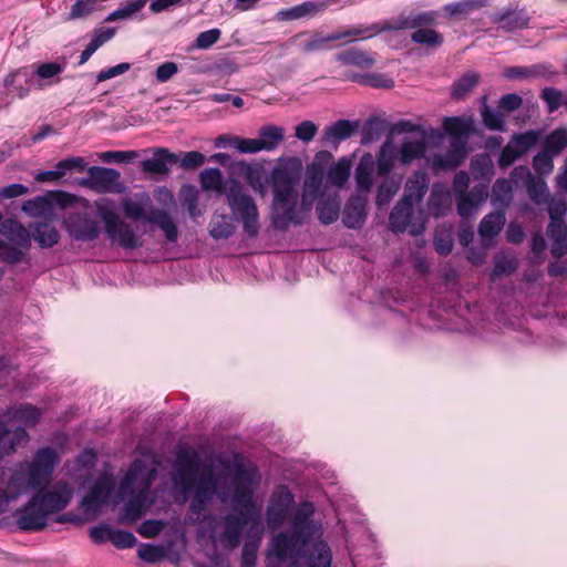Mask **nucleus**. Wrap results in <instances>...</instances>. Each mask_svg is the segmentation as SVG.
Returning a JSON list of instances; mask_svg holds the SVG:
<instances>
[{
	"mask_svg": "<svg viewBox=\"0 0 567 567\" xmlns=\"http://www.w3.org/2000/svg\"><path fill=\"white\" fill-rule=\"evenodd\" d=\"M537 74L536 66H512L504 70V76L508 80H523L536 76Z\"/></svg>",
	"mask_w": 567,
	"mask_h": 567,
	"instance_id": "69168bd1",
	"label": "nucleus"
},
{
	"mask_svg": "<svg viewBox=\"0 0 567 567\" xmlns=\"http://www.w3.org/2000/svg\"><path fill=\"white\" fill-rule=\"evenodd\" d=\"M223 142H227V144L234 148H236L239 153L243 154H255L261 152V145L258 138H241V137H225L219 136L217 138V145L220 146Z\"/></svg>",
	"mask_w": 567,
	"mask_h": 567,
	"instance_id": "a19ab883",
	"label": "nucleus"
},
{
	"mask_svg": "<svg viewBox=\"0 0 567 567\" xmlns=\"http://www.w3.org/2000/svg\"><path fill=\"white\" fill-rule=\"evenodd\" d=\"M29 434L23 427H13L3 414L0 415V460L14 453L19 446L29 442Z\"/></svg>",
	"mask_w": 567,
	"mask_h": 567,
	"instance_id": "412c9836",
	"label": "nucleus"
},
{
	"mask_svg": "<svg viewBox=\"0 0 567 567\" xmlns=\"http://www.w3.org/2000/svg\"><path fill=\"white\" fill-rule=\"evenodd\" d=\"M85 181L93 189L100 193H114L121 190L120 173L114 168L92 166L87 171Z\"/></svg>",
	"mask_w": 567,
	"mask_h": 567,
	"instance_id": "5701e85b",
	"label": "nucleus"
},
{
	"mask_svg": "<svg viewBox=\"0 0 567 567\" xmlns=\"http://www.w3.org/2000/svg\"><path fill=\"white\" fill-rule=\"evenodd\" d=\"M487 197V185H475L472 189L455 197L457 214L462 218L473 217L480 207L486 202Z\"/></svg>",
	"mask_w": 567,
	"mask_h": 567,
	"instance_id": "4be33fe9",
	"label": "nucleus"
},
{
	"mask_svg": "<svg viewBox=\"0 0 567 567\" xmlns=\"http://www.w3.org/2000/svg\"><path fill=\"white\" fill-rule=\"evenodd\" d=\"M482 118L484 125L491 131L504 132L506 130L505 117L499 110L492 109L485 104L482 109Z\"/></svg>",
	"mask_w": 567,
	"mask_h": 567,
	"instance_id": "8fccbe9b",
	"label": "nucleus"
},
{
	"mask_svg": "<svg viewBox=\"0 0 567 567\" xmlns=\"http://www.w3.org/2000/svg\"><path fill=\"white\" fill-rule=\"evenodd\" d=\"M506 218L503 212H493L484 216L478 226V234L484 247H491L494 238L501 233Z\"/></svg>",
	"mask_w": 567,
	"mask_h": 567,
	"instance_id": "7c9ffc66",
	"label": "nucleus"
},
{
	"mask_svg": "<svg viewBox=\"0 0 567 567\" xmlns=\"http://www.w3.org/2000/svg\"><path fill=\"white\" fill-rule=\"evenodd\" d=\"M473 120L467 117H445L443 128L451 136L450 148L444 154H435L427 158L433 171H453L466 157L467 140L473 132Z\"/></svg>",
	"mask_w": 567,
	"mask_h": 567,
	"instance_id": "0eeeda50",
	"label": "nucleus"
},
{
	"mask_svg": "<svg viewBox=\"0 0 567 567\" xmlns=\"http://www.w3.org/2000/svg\"><path fill=\"white\" fill-rule=\"evenodd\" d=\"M146 221L156 225L171 243H176L178 238L177 226L172 216L163 209H152L147 213Z\"/></svg>",
	"mask_w": 567,
	"mask_h": 567,
	"instance_id": "473e14b6",
	"label": "nucleus"
},
{
	"mask_svg": "<svg viewBox=\"0 0 567 567\" xmlns=\"http://www.w3.org/2000/svg\"><path fill=\"white\" fill-rule=\"evenodd\" d=\"M8 93L17 97H25L31 85H34L32 72L28 68H22L9 74L4 80Z\"/></svg>",
	"mask_w": 567,
	"mask_h": 567,
	"instance_id": "c756f323",
	"label": "nucleus"
},
{
	"mask_svg": "<svg viewBox=\"0 0 567 567\" xmlns=\"http://www.w3.org/2000/svg\"><path fill=\"white\" fill-rule=\"evenodd\" d=\"M389 223L392 231L404 233L408 230L413 236L421 235L425 228L422 210L415 215L414 204L402 199L393 207Z\"/></svg>",
	"mask_w": 567,
	"mask_h": 567,
	"instance_id": "f8f14e48",
	"label": "nucleus"
},
{
	"mask_svg": "<svg viewBox=\"0 0 567 567\" xmlns=\"http://www.w3.org/2000/svg\"><path fill=\"white\" fill-rule=\"evenodd\" d=\"M480 74L467 72L457 79L451 89V95L454 100H464L478 84Z\"/></svg>",
	"mask_w": 567,
	"mask_h": 567,
	"instance_id": "58836bf2",
	"label": "nucleus"
},
{
	"mask_svg": "<svg viewBox=\"0 0 567 567\" xmlns=\"http://www.w3.org/2000/svg\"><path fill=\"white\" fill-rule=\"evenodd\" d=\"M436 14L430 12L411 13L396 21L395 29H415L411 34L413 42L436 49L443 43V37L435 30L427 28L435 21Z\"/></svg>",
	"mask_w": 567,
	"mask_h": 567,
	"instance_id": "9b49d317",
	"label": "nucleus"
},
{
	"mask_svg": "<svg viewBox=\"0 0 567 567\" xmlns=\"http://www.w3.org/2000/svg\"><path fill=\"white\" fill-rule=\"evenodd\" d=\"M367 217V197L361 195L352 196L346 204L342 223L348 228H360Z\"/></svg>",
	"mask_w": 567,
	"mask_h": 567,
	"instance_id": "c85d7f7f",
	"label": "nucleus"
},
{
	"mask_svg": "<svg viewBox=\"0 0 567 567\" xmlns=\"http://www.w3.org/2000/svg\"><path fill=\"white\" fill-rule=\"evenodd\" d=\"M350 79L352 81H358L360 83H363V84H368L370 86H373V87H385V89H390L393 86V80L392 79H389V78H385L383 75H380V74H373V75H367V76H350Z\"/></svg>",
	"mask_w": 567,
	"mask_h": 567,
	"instance_id": "e2e57ef3",
	"label": "nucleus"
},
{
	"mask_svg": "<svg viewBox=\"0 0 567 567\" xmlns=\"http://www.w3.org/2000/svg\"><path fill=\"white\" fill-rule=\"evenodd\" d=\"M330 161H332V155L329 152H320L316 155L315 162L307 167L301 208L297 206L298 176L286 168L272 171L275 228L286 230L291 224L301 225L303 223L306 214L311 209L323 183L324 168L321 163Z\"/></svg>",
	"mask_w": 567,
	"mask_h": 567,
	"instance_id": "f03ea898",
	"label": "nucleus"
},
{
	"mask_svg": "<svg viewBox=\"0 0 567 567\" xmlns=\"http://www.w3.org/2000/svg\"><path fill=\"white\" fill-rule=\"evenodd\" d=\"M336 59L344 65H354L363 69L372 66L375 62L370 53L358 49L340 52L336 55Z\"/></svg>",
	"mask_w": 567,
	"mask_h": 567,
	"instance_id": "4c0bfd02",
	"label": "nucleus"
},
{
	"mask_svg": "<svg viewBox=\"0 0 567 567\" xmlns=\"http://www.w3.org/2000/svg\"><path fill=\"white\" fill-rule=\"evenodd\" d=\"M219 29H210L204 32H200L196 38V48L207 50L213 47L220 38Z\"/></svg>",
	"mask_w": 567,
	"mask_h": 567,
	"instance_id": "0e129e2a",
	"label": "nucleus"
},
{
	"mask_svg": "<svg viewBox=\"0 0 567 567\" xmlns=\"http://www.w3.org/2000/svg\"><path fill=\"white\" fill-rule=\"evenodd\" d=\"M178 162V157L171 153L167 148H156L151 158L142 161V169L145 173L152 174H167L168 173V163Z\"/></svg>",
	"mask_w": 567,
	"mask_h": 567,
	"instance_id": "2f4dec72",
	"label": "nucleus"
},
{
	"mask_svg": "<svg viewBox=\"0 0 567 567\" xmlns=\"http://www.w3.org/2000/svg\"><path fill=\"white\" fill-rule=\"evenodd\" d=\"M484 6H486V0H463L446 4L444 11L450 16H467Z\"/></svg>",
	"mask_w": 567,
	"mask_h": 567,
	"instance_id": "3c124183",
	"label": "nucleus"
},
{
	"mask_svg": "<svg viewBox=\"0 0 567 567\" xmlns=\"http://www.w3.org/2000/svg\"><path fill=\"white\" fill-rule=\"evenodd\" d=\"M353 125L348 120H339L327 126L323 132V141L331 144H339L353 133Z\"/></svg>",
	"mask_w": 567,
	"mask_h": 567,
	"instance_id": "e433bc0d",
	"label": "nucleus"
},
{
	"mask_svg": "<svg viewBox=\"0 0 567 567\" xmlns=\"http://www.w3.org/2000/svg\"><path fill=\"white\" fill-rule=\"evenodd\" d=\"M199 466L200 457L192 447L181 449L176 453L172 481L184 494L193 492L188 511V519L193 523L205 519L206 506L217 493V480L213 470L208 468L198 476Z\"/></svg>",
	"mask_w": 567,
	"mask_h": 567,
	"instance_id": "7ed1b4c3",
	"label": "nucleus"
},
{
	"mask_svg": "<svg viewBox=\"0 0 567 567\" xmlns=\"http://www.w3.org/2000/svg\"><path fill=\"white\" fill-rule=\"evenodd\" d=\"M313 9V4L309 2H305L302 4L280 10L277 13V18L280 21H290V20H297L305 16H307L311 10Z\"/></svg>",
	"mask_w": 567,
	"mask_h": 567,
	"instance_id": "4d7b16f0",
	"label": "nucleus"
},
{
	"mask_svg": "<svg viewBox=\"0 0 567 567\" xmlns=\"http://www.w3.org/2000/svg\"><path fill=\"white\" fill-rule=\"evenodd\" d=\"M68 62L64 58L56 59L51 62L34 63L32 65V75L34 86L44 90L52 85L59 84L60 74L66 69Z\"/></svg>",
	"mask_w": 567,
	"mask_h": 567,
	"instance_id": "aec40b11",
	"label": "nucleus"
},
{
	"mask_svg": "<svg viewBox=\"0 0 567 567\" xmlns=\"http://www.w3.org/2000/svg\"><path fill=\"white\" fill-rule=\"evenodd\" d=\"M375 162L370 154L363 155L354 171L355 188L358 195L367 197L373 185Z\"/></svg>",
	"mask_w": 567,
	"mask_h": 567,
	"instance_id": "cd10ccee",
	"label": "nucleus"
},
{
	"mask_svg": "<svg viewBox=\"0 0 567 567\" xmlns=\"http://www.w3.org/2000/svg\"><path fill=\"white\" fill-rule=\"evenodd\" d=\"M225 197L234 218L240 221L244 233L255 238L260 230L259 212L254 198L245 190L243 184L228 178Z\"/></svg>",
	"mask_w": 567,
	"mask_h": 567,
	"instance_id": "6e6552de",
	"label": "nucleus"
},
{
	"mask_svg": "<svg viewBox=\"0 0 567 567\" xmlns=\"http://www.w3.org/2000/svg\"><path fill=\"white\" fill-rule=\"evenodd\" d=\"M444 138V133L439 128L419 130L416 134L408 136L403 140L399 153V159L402 165H409L414 159L424 156L426 151V143L434 142L441 143Z\"/></svg>",
	"mask_w": 567,
	"mask_h": 567,
	"instance_id": "ddd939ff",
	"label": "nucleus"
},
{
	"mask_svg": "<svg viewBox=\"0 0 567 567\" xmlns=\"http://www.w3.org/2000/svg\"><path fill=\"white\" fill-rule=\"evenodd\" d=\"M157 470L158 462L154 457L137 458L132 463L118 487V496L128 498L123 507L122 520L136 522L146 512L148 493Z\"/></svg>",
	"mask_w": 567,
	"mask_h": 567,
	"instance_id": "423d86ee",
	"label": "nucleus"
},
{
	"mask_svg": "<svg viewBox=\"0 0 567 567\" xmlns=\"http://www.w3.org/2000/svg\"><path fill=\"white\" fill-rule=\"evenodd\" d=\"M47 512L52 515L63 511L73 497V487L65 481H59L44 491L34 493Z\"/></svg>",
	"mask_w": 567,
	"mask_h": 567,
	"instance_id": "dca6fc26",
	"label": "nucleus"
},
{
	"mask_svg": "<svg viewBox=\"0 0 567 567\" xmlns=\"http://www.w3.org/2000/svg\"><path fill=\"white\" fill-rule=\"evenodd\" d=\"M137 556L144 561L157 563L164 558V551L158 546L142 544L137 548Z\"/></svg>",
	"mask_w": 567,
	"mask_h": 567,
	"instance_id": "052dcab7",
	"label": "nucleus"
},
{
	"mask_svg": "<svg viewBox=\"0 0 567 567\" xmlns=\"http://www.w3.org/2000/svg\"><path fill=\"white\" fill-rule=\"evenodd\" d=\"M539 135L535 131H528L520 134H515L511 141L515 144L518 152L523 155L532 148L538 141Z\"/></svg>",
	"mask_w": 567,
	"mask_h": 567,
	"instance_id": "6e6d98bb",
	"label": "nucleus"
},
{
	"mask_svg": "<svg viewBox=\"0 0 567 567\" xmlns=\"http://www.w3.org/2000/svg\"><path fill=\"white\" fill-rule=\"evenodd\" d=\"M452 198L447 187L442 183H435L432 186L427 199L429 214L435 218L447 215L451 210Z\"/></svg>",
	"mask_w": 567,
	"mask_h": 567,
	"instance_id": "bb28decb",
	"label": "nucleus"
},
{
	"mask_svg": "<svg viewBox=\"0 0 567 567\" xmlns=\"http://www.w3.org/2000/svg\"><path fill=\"white\" fill-rule=\"evenodd\" d=\"M147 3V0H131L125 6L120 7L118 9L111 12L106 18V22H113L117 20H126L132 18L134 14L140 12L145 4Z\"/></svg>",
	"mask_w": 567,
	"mask_h": 567,
	"instance_id": "09e8293b",
	"label": "nucleus"
},
{
	"mask_svg": "<svg viewBox=\"0 0 567 567\" xmlns=\"http://www.w3.org/2000/svg\"><path fill=\"white\" fill-rule=\"evenodd\" d=\"M567 146V131L556 130L550 133L546 140L544 150L551 154V156H558L561 151Z\"/></svg>",
	"mask_w": 567,
	"mask_h": 567,
	"instance_id": "603ef678",
	"label": "nucleus"
},
{
	"mask_svg": "<svg viewBox=\"0 0 567 567\" xmlns=\"http://www.w3.org/2000/svg\"><path fill=\"white\" fill-rule=\"evenodd\" d=\"M200 184L206 190H215L225 195L227 181H224L219 168H206L200 173Z\"/></svg>",
	"mask_w": 567,
	"mask_h": 567,
	"instance_id": "ea45409f",
	"label": "nucleus"
},
{
	"mask_svg": "<svg viewBox=\"0 0 567 567\" xmlns=\"http://www.w3.org/2000/svg\"><path fill=\"white\" fill-rule=\"evenodd\" d=\"M105 233L109 238L125 249H134L142 244L132 227L122 221L114 213L103 214Z\"/></svg>",
	"mask_w": 567,
	"mask_h": 567,
	"instance_id": "f3484780",
	"label": "nucleus"
},
{
	"mask_svg": "<svg viewBox=\"0 0 567 567\" xmlns=\"http://www.w3.org/2000/svg\"><path fill=\"white\" fill-rule=\"evenodd\" d=\"M554 157L545 150L538 152L533 158V168L539 175H548L554 168Z\"/></svg>",
	"mask_w": 567,
	"mask_h": 567,
	"instance_id": "5fc2aeb1",
	"label": "nucleus"
},
{
	"mask_svg": "<svg viewBox=\"0 0 567 567\" xmlns=\"http://www.w3.org/2000/svg\"><path fill=\"white\" fill-rule=\"evenodd\" d=\"M60 462L56 451L52 447L39 449L31 461L19 463L4 491L0 489V514L20 496L45 486Z\"/></svg>",
	"mask_w": 567,
	"mask_h": 567,
	"instance_id": "39448f33",
	"label": "nucleus"
},
{
	"mask_svg": "<svg viewBox=\"0 0 567 567\" xmlns=\"http://www.w3.org/2000/svg\"><path fill=\"white\" fill-rule=\"evenodd\" d=\"M340 202L337 198L322 199L317 205V213L319 220L329 225L336 221L339 217Z\"/></svg>",
	"mask_w": 567,
	"mask_h": 567,
	"instance_id": "a18cd8bd",
	"label": "nucleus"
},
{
	"mask_svg": "<svg viewBox=\"0 0 567 567\" xmlns=\"http://www.w3.org/2000/svg\"><path fill=\"white\" fill-rule=\"evenodd\" d=\"M318 127L311 121H303L296 126L295 135L302 142H310L317 134Z\"/></svg>",
	"mask_w": 567,
	"mask_h": 567,
	"instance_id": "774afa93",
	"label": "nucleus"
},
{
	"mask_svg": "<svg viewBox=\"0 0 567 567\" xmlns=\"http://www.w3.org/2000/svg\"><path fill=\"white\" fill-rule=\"evenodd\" d=\"M235 231V227L229 220V218L225 215H215L209 224V235L218 240V239H227Z\"/></svg>",
	"mask_w": 567,
	"mask_h": 567,
	"instance_id": "37998d69",
	"label": "nucleus"
},
{
	"mask_svg": "<svg viewBox=\"0 0 567 567\" xmlns=\"http://www.w3.org/2000/svg\"><path fill=\"white\" fill-rule=\"evenodd\" d=\"M64 224L69 236L76 241H92L100 235L97 223L85 214H70Z\"/></svg>",
	"mask_w": 567,
	"mask_h": 567,
	"instance_id": "6ab92c4d",
	"label": "nucleus"
},
{
	"mask_svg": "<svg viewBox=\"0 0 567 567\" xmlns=\"http://www.w3.org/2000/svg\"><path fill=\"white\" fill-rule=\"evenodd\" d=\"M351 173V162L342 157L328 171V181L330 184L341 188L346 185Z\"/></svg>",
	"mask_w": 567,
	"mask_h": 567,
	"instance_id": "79ce46f5",
	"label": "nucleus"
},
{
	"mask_svg": "<svg viewBox=\"0 0 567 567\" xmlns=\"http://www.w3.org/2000/svg\"><path fill=\"white\" fill-rule=\"evenodd\" d=\"M285 140V128L277 125H264L259 128L258 141L262 151H275Z\"/></svg>",
	"mask_w": 567,
	"mask_h": 567,
	"instance_id": "c9c22d12",
	"label": "nucleus"
},
{
	"mask_svg": "<svg viewBox=\"0 0 567 567\" xmlns=\"http://www.w3.org/2000/svg\"><path fill=\"white\" fill-rule=\"evenodd\" d=\"M50 516L51 515L33 494L24 506L16 511L14 520L18 528L21 530L38 532L47 527Z\"/></svg>",
	"mask_w": 567,
	"mask_h": 567,
	"instance_id": "4468645a",
	"label": "nucleus"
},
{
	"mask_svg": "<svg viewBox=\"0 0 567 567\" xmlns=\"http://www.w3.org/2000/svg\"><path fill=\"white\" fill-rule=\"evenodd\" d=\"M3 416L13 427L35 426L41 417V411L31 404H19L9 408Z\"/></svg>",
	"mask_w": 567,
	"mask_h": 567,
	"instance_id": "b1692460",
	"label": "nucleus"
},
{
	"mask_svg": "<svg viewBox=\"0 0 567 567\" xmlns=\"http://www.w3.org/2000/svg\"><path fill=\"white\" fill-rule=\"evenodd\" d=\"M513 183L511 179L498 178L492 188L493 205L507 206L512 200Z\"/></svg>",
	"mask_w": 567,
	"mask_h": 567,
	"instance_id": "c03bdc74",
	"label": "nucleus"
},
{
	"mask_svg": "<svg viewBox=\"0 0 567 567\" xmlns=\"http://www.w3.org/2000/svg\"><path fill=\"white\" fill-rule=\"evenodd\" d=\"M379 30L374 27H353L342 32H334L323 35L320 32H300L291 38V42L296 43L300 52L305 54L323 51L330 49V43L346 38H371Z\"/></svg>",
	"mask_w": 567,
	"mask_h": 567,
	"instance_id": "9d476101",
	"label": "nucleus"
},
{
	"mask_svg": "<svg viewBox=\"0 0 567 567\" xmlns=\"http://www.w3.org/2000/svg\"><path fill=\"white\" fill-rule=\"evenodd\" d=\"M115 483L111 475L99 476L89 493L81 501V508L86 515H96L114 492Z\"/></svg>",
	"mask_w": 567,
	"mask_h": 567,
	"instance_id": "2eb2a0df",
	"label": "nucleus"
},
{
	"mask_svg": "<svg viewBox=\"0 0 567 567\" xmlns=\"http://www.w3.org/2000/svg\"><path fill=\"white\" fill-rule=\"evenodd\" d=\"M239 174L256 189L264 193L265 171L258 165L244 164L239 167Z\"/></svg>",
	"mask_w": 567,
	"mask_h": 567,
	"instance_id": "49530a36",
	"label": "nucleus"
},
{
	"mask_svg": "<svg viewBox=\"0 0 567 567\" xmlns=\"http://www.w3.org/2000/svg\"><path fill=\"white\" fill-rule=\"evenodd\" d=\"M259 482L260 476L257 470L239 466L234 474L233 494L230 495L227 489L219 491L218 496L221 502H227L230 498L234 509L239 511L238 515L228 514L225 517V528L220 535V543L225 547H237L244 527L258 517L259 509L256 508L252 494Z\"/></svg>",
	"mask_w": 567,
	"mask_h": 567,
	"instance_id": "20e7f679",
	"label": "nucleus"
},
{
	"mask_svg": "<svg viewBox=\"0 0 567 567\" xmlns=\"http://www.w3.org/2000/svg\"><path fill=\"white\" fill-rule=\"evenodd\" d=\"M400 181L393 177L385 178L378 188L375 203L379 207L389 204L400 189Z\"/></svg>",
	"mask_w": 567,
	"mask_h": 567,
	"instance_id": "de8ad7c7",
	"label": "nucleus"
},
{
	"mask_svg": "<svg viewBox=\"0 0 567 567\" xmlns=\"http://www.w3.org/2000/svg\"><path fill=\"white\" fill-rule=\"evenodd\" d=\"M430 178L424 171L414 172L405 182L402 200L420 204L429 190Z\"/></svg>",
	"mask_w": 567,
	"mask_h": 567,
	"instance_id": "a878e982",
	"label": "nucleus"
},
{
	"mask_svg": "<svg viewBox=\"0 0 567 567\" xmlns=\"http://www.w3.org/2000/svg\"><path fill=\"white\" fill-rule=\"evenodd\" d=\"M529 20V16L523 10L498 13L493 18V21L499 23V28L506 32L527 28Z\"/></svg>",
	"mask_w": 567,
	"mask_h": 567,
	"instance_id": "72a5a7b5",
	"label": "nucleus"
},
{
	"mask_svg": "<svg viewBox=\"0 0 567 567\" xmlns=\"http://www.w3.org/2000/svg\"><path fill=\"white\" fill-rule=\"evenodd\" d=\"M114 528L107 524H99L90 528V537L96 544L111 542Z\"/></svg>",
	"mask_w": 567,
	"mask_h": 567,
	"instance_id": "338daca9",
	"label": "nucleus"
},
{
	"mask_svg": "<svg viewBox=\"0 0 567 567\" xmlns=\"http://www.w3.org/2000/svg\"><path fill=\"white\" fill-rule=\"evenodd\" d=\"M0 235L6 238V241L0 239V258L10 265L21 262L31 247L32 237L28 229L13 219H7L0 226Z\"/></svg>",
	"mask_w": 567,
	"mask_h": 567,
	"instance_id": "1a4fd4ad",
	"label": "nucleus"
},
{
	"mask_svg": "<svg viewBox=\"0 0 567 567\" xmlns=\"http://www.w3.org/2000/svg\"><path fill=\"white\" fill-rule=\"evenodd\" d=\"M115 34L114 28H99L95 29L92 35L91 41L89 42V47L96 52L99 48H101L104 43L110 41Z\"/></svg>",
	"mask_w": 567,
	"mask_h": 567,
	"instance_id": "680f3d73",
	"label": "nucleus"
},
{
	"mask_svg": "<svg viewBox=\"0 0 567 567\" xmlns=\"http://www.w3.org/2000/svg\"><path fill=\"white\" fill-rule=\"evenodd\" d=\"M111 543L117 549H126L134 547L137 543V539L131 532L114 528Z\"/></svg>",
	"mask_w": 567,
	"mask_h": 567,
	"instance_id": "bf43d9fd",
	"label": "nucleus"
},
{
	"mask_svg": "<svg viewBox=\"0 0 567 567\" xmlns=\"http://www.w3.org/2000/svg\"><path fill=\"white\" fill-rule=\"evenodd\" d=\"M390 148V143H385L381 148L380 155L375 162L379 175H388L394 166V158Z\"/></svg>",
	"mask_w": 567,
	"mask_h": 567,
	"instance_id": "13d9d810",
	"label": "nucleus"
},
{
	"mask_svg": "<svg viewBox=\"0 0 567 567\" xmlns=\"http://www.w3.org/2000/svg\"><path fill=\"white\" fill-rule=\"evenodd\" d=\"M33 239L41 248H50L60 240L58 229L48 223H34L30 226Z\"/></svg>",
	"mask_w": 567,
	"mask_h": 567,
	"instance_id": "f704fd0d",
	"label": "nucleus"
},
{
	"mask_svg": "<svg viewBox=\"0 0 567 567\" xmlns=\"http://www.w3.org/2000/svg\"><path fill=\"white\" fill-rule=\"evenodd\" d=\"M315 512L312 503L299 504L289 529L272 538L266 567H331L332 551Z\"/></svg>",
	"mask_w": 567,
	"mask_h": 567,
	"instance_id": "f257e3e1",
	"label": "nucleus"
},
{
	"mask_svg": "<svg viewBox=\"0 0 567 567\" xmlns=\"http://www.w3.org/2000/svg\"><path fill=\"white\" fill-rule=\"evenodd\" d=\"M295 504L292 493L287 488H280L272 493L266 512V520L270 528L281 526Z\"/></svg>",
	"mask_w": 567,
	"mask_h": 567,
	"instance_id": "a211bd4d",
	"label": "nucleus"
},
{
	"mask_svg": "<svg viewBox=\"0 0 567 567\" xmlns=\"http://www.w3.org/2000/svg\"><path fill=\"white\" fill-rule=\"evenodd\" d=\"M512 179L517 182L520 178H526V190L529 198L536 204L546 202L548 198V188L546 183L540 178L532 176L529 169L526 166H517L512 171Z\"/></svg>",
	"mask_w": 567,
	"mask_h": 567,
	"instance_id": "393cba45",
	"label": "nucleus"
},
{
	"mask_svg": "<svg viewBox=\"0 0 567 567\" xmlns=\"http://www.w3.org/2000/svg\"><path fill=\"white\" fill-rule=\"evenodd\" d=\"M518 267V261L515 257L505 255H497L495 257V265L492 272L493 277L508 275L514 272Z\"/></svg>",
	"mask_w": 567,
	"mask_h": 567,
	"instance_id": "864d4df0",
	"label": "nucleus"
}]
</instances>
